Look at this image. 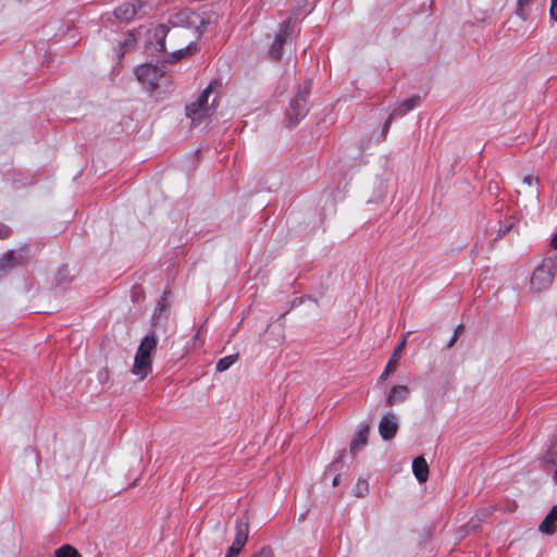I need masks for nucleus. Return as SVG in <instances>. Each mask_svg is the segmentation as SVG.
<instances>
[{"instance_id":"1","label":"nucleus","mask_w":557,"mask_h":557,"mask_svg":"<svg viewBox=\"0 0 557 557\" xmlns=\"http://www.w3.org/2000/svg\"><path fill=\"white\" fill-rule=\"evenodd\" d=\"M216 85V82H211L194 102L186 106V115L193 126L202 124L214 112L213 102L209 98Z\"/></svg>"},{"instance_id":"2","label":"nucleus","mask_w":557,"mask_h":557,"mask_svg":"<svg viewBox=\"0 0 557 557\" xmlns=\"http://www.w3.org/2000/svg\"><path fill=\"white\" fill-rule=\"evenodd\" d=\"M557 270V256L544 258L533 270L530 278V292L539 294L550 287Z\"/></svg>"},{"instance_id":"3","label":"nucleus","mask_w":557,"mask_h":557,"mask_svg":"<svg viewBox=\"0 0 557 557\" xmlns=\"http://www.w3.org/2000/svg\"><path fill=\"white\" fill-rule=\"evenodd\" d=\"M310 88L311 84L306 82L302 89L292 99L289 110L287 111V117L290 125H295L306 116L308 112L306 99L309 95Z\"/></svg>"},{"instance_id":"4","label":"nucleus","mask_w":557,"mask_h":557,"mask_svg":"<svg viewBox=\"0 0 557 557\" xmlns=\"http://www.w3.org/2000/svg\"><path fill=\"white\" fill-rule=\"evenodd\" d=\"M138 82L149 91H153L159 81L163 77V71L158 65L143 64L135 71Z\"/></svg>"},{"instance_id":"5","label":"nucleus","mask_w":557,"mask_h":557,"mask_svg":"<svg viewBox=\"0 0 557 557\" xmlns=\"http://www.w3.org/2000/svg\"><path fill=\"white\" fill-rule=\"evenodd\" d=\"M170 22L174 27L195 28L197 33H201L206 27L203 18L188 9L176 12Z\"/></svg>"},{"instance_id":"6","label":"nucleus","mask_w":557,"mask_h":557,"mask_svg":"<svg viewBox=\"0 0 557 557\" xmlns=\"http://www.w3.org/2000/svg\"><path fill=\"white\" fill-rule=\"evenodd\" d=\"M420 102H421L420 96L416 95V96L405 99L401 103H399L396 108H394V110L391 112L389 116L387 117V120L384 123L383 136L384 137L386 136V134L389 129L391 123L394 119L404 116L409 111L417 108L420 104Z\"/></svg>"},{"instance_id":"7","label":"nucleus","mask_w":557,"mask_h":557,"mask_svg":"<svg viewBox=\"0 0 557 557\" xmlns=\"http://www.w3.org/2000/svg\"><path fill=\"white\" fill-rule=\"evenodd\" d=\"M399 421L395 412L388 411L383 414L379 423V433L384 441H388L398 432Z\"/></svg>"},{"instance_id":"8","label":"nucleus","mask_w":557,"mask_h":557,"mask_svg":"<svg viewBox=\"0 0 557 557\" xmlns=\"http://www.w3.org/2000/svg\"><path fill=\"white\" fill-rule=\"evenodd\" d=\"M145 5L146 2L143 0H131L124 2L114 10V16L120 21L129 22Z\"/></svg>"},{"instance_id":"9","label":"nucleus","mask_w":557,"mask_h":557,"mask_svg":"<svg viewBox=\"0 0 557 557\" xmlns=\"http://www.w3.org/2000/svg\"><path fill=\"white\" fill-rule=\"evenodd\" d=\"M410 334V332H408L403 338L401 341L398 343V345L395 347L384 371L381 373L380 377H379V381L380 382H383L385 380H387L389 373L392 372H395L397 367H398V362L400 360V357L403 355V351H404V348L406 346V343H407V336Z\"/></svg>"},{"instance_id":"10","label":"nucleus","mask_w":557,"mask_h":557,"mask_svg":"<svg viewBox=\"0 0 557 557\" xmlns=\"http://www.w3.org/2000/svg\"><path fill=\"white\" fill-rule=\"evenodd\" d=\"M249 534V523L247 519H242L236 522V534L235 539L228 548V550L239 555L245 544L247 543Z\"/></svg>"},{"instance_id":"11","label":"nucleus","mask_w":557,"mask_h":557,"mask_svg":"<svg viewBox=\"0 0 557 557\" xmlns=\"http://www.w3.org/2000/svg\"><path fill=\"white\" fill-rule=\"evenodd\" d=\"M289 36V23L284 22L281 24L278 33L270 47L269 53L274 60H278L283 54V46Z\"/></svg>"},{"instance_id":"12","label":"nucleus","mask_w":557,"mask_h":557,"mask_svg":"<svg viewBox=\"0 0 557 557\" xmlns=\"http://www.w3.org/2000/svg\"><path fill=\"white\" fill-rule=\"evenodd\" d=\"M409 396L410 389L408 386L401 384L393 385L386 396L385 406L393 407L395 405L403 404L409 399Z\"/></svg>"},{"instance_id":"13","label":"nucleus","mask_w":557,"mask_h":557,"mask_svg":"<svg viewBox=\"0 0 557 557\" xmlns=\"http://www.w3.org/2000/svg\"><path fill=\"white\" fill-rule=\"evenodd\" d=\"M152 370L151 358L141 355H135L133 374L139 380H144Z\"/></svg>"},{"instance_id":"14","label":"nucleus","mask_w":557,"mask_h":557,"mask_svg":"<svg viewBox=\"0 0 557 557\" xmlns=\"http://www.w3.org/2000/svg\"><path fill=\"white\" fill-rule=\"evenodd\" d=\"M368 435H369V426L362 425L354 436L351 443H350V451L355 455L358 451H360L368 442Z\"/></svg>"},{"instance_id":"15","label":"nucleus","mask_w":557,"mask_h":557,"mask_svg":"<svg viewBox=\"0 0 557 557\" xmlns=\"http://www.w3.org/2000/svg\"><path fill=\"white\" fill-rule=\"evenodd\" d=\"M412 472L420 483L426 482L429 478V466L423 457H417L413 459Z\"/></svg>"},{"instance_id":"16","label":"nucleus","mask_w":557,"mask_h":557,"mask_svg":"<svg viewBox=\"0 0 557 557\" xmlns=\"http://www.w3.org/2000/svg\"><path fill=\"white\" fill-rule=\"evenodd\" d=\"M157 343H158V341L153 333L146 335L143 338L136 354L141 355L144 357L151 358L152 351L157 348Z\"/></svg>"},{"instance_id":"17","label":"nucleus","mask_w":557,"mask_h":557,"mask_svg":"<svg viewBox=\"0 0 557 557\" xmlns=\"http://www.w3.org/2000/svg\"><path fill=\"white\" fill-rule=\"evenodd\" d=\"M557 506H553L545 519L540 524V531L544 534H553L556 531Z\"/></svg>"},{"instance_id":"18","label":"nucleus","mask_w":557,"mask_h":557,"mask_svg":"<svg viewBox=\"0 0 557 557\" xmlns=\"http://www.w3.org/2000/svg\"><path fill=\"white\" fill-rule=\"evenodd\" d=\"M168 32L169 28L163 24H160L150 30V36L156 39V49L159 51H163L165 49L164 40Z\"/></svg>"},{"instance_id":"19","label":"nucleus","mask_w":557,"mask_h":557,"mask_svg":"<svg viewBox=\"0 0 557 557\" xmlns=\"http://www.w3.org/2000/svg\"><path fill=\"white\" fill-rule=\"evenodd\" d=\"M238 359V355H230V356H225L223 358H221L218 362H216V371L219 372H224L226 371L231 366H233L236 360Z\"/></svg>"},{"instance_id":"20","label":"nucleus","mask_w":557,"mask_h":557,"mask_svg":"<svg viewBox=\"0 0 557 557\" xmlns=\"http://www.w3.org/2000/svg\"><path fill=\"white\" fill-rule=\"evenodd\" d=\"M545 465H552L556 468L555 480L557 481V445L552 446L546 455L543 457Z\"/></svg>"},{"instance_id":"21","label":"nucleus","mask_w":557,"mask_h":557,"mask_svg":"<svg viewBox=\"0 0 557 557\" xmlns=\"http://www.w3.org/2000/svg\"><path fill=\"white\" fill-rule=\"evenodd\" d=\"M55 557H81V554L71 545H63L55 550Z\"/></svg>"},{"instance_id":"22","label":"nucleus","mask_w":557,"mask_h":557,"mask_svg":"<svg viewBox=\"0 0 557 557\" xmlns=\"http://www.w3.org/2000/svg\"><path fill=\"white\" fill-rule=\"evenodd\" d=\"M355 495L358 497L364 496L369 492V484L366 480L359 479L355 486Z\"/></svg>"},{"instance_id":"23","label":"nucleus","mask_w":557,"mask_h":557,"mask_svg":"<svg viewBox=\"0 0 557 557\" xmlns=\"http://www.w3.org/2000/svg\"><path fill=\"white\" fill-rule=\"evenodd\" d=\"M522 182H523V184H527L528 186H533V185H539L540 180H539V177H536L532 174H528L523 177Z\"/></svg>"},{"instance_id":"24","label":"nucleus","mask_w":557,"mask_h":557,"mask_svg":"<svg viewBox=\"0 0 557 557\" xmlns=\"http://www.w3.org/2000/svg\"><path fill=\"white\" fill-rule=\"evenodd\" d=\"M549 18L557 22V0H550Z\"/></svg>"},{"instance_id":"25","label":"nucleus","mask_w":557,"mask_h":557,"mask_svg":"<svg viewBox=\"0 0 557 557\" xmlns=\"http://www.w3.org/2000/svg\"><path fill=\"white\" fill-rule=\"evenodd\" d=\"M256 557H274V554L271 547L265 546L260 549Z\"/></svg>"},{"instance_id":"26","label":"nucleus","mask_w":557,"mask_h":557,"mask_svg":"<svg viewBox=\"0 0 557 557\" xmlns=\"http://www.w3.org/2000/svg\"><path fill=\"white\" fill-rule=\"evenodd\" d=\"M461 330H462V325H458V326L456 327V330H455V333H454L453 337H451V338H450V341L448 342V345H447L448 347H451V346L455 344V342L457 341L458 336H459V335H460V333H461Z\"/></svg>"},{"instance_id":"27","label":"nucleus","mask_w":557,"mask_h":557,"mask_svg":"<svg viewBox=\"0 0 557 557\" xmlns=\"http://www.w3.org/2000/svg\"><path fill=\"white\" fill-rule=\"evenodd\" d=\"M166 309V304H165V298H161L159 301H158V305H157V311H159L158 313V319L160 318V315L162 314V312Z\"/></svg>"},{"instance_id":"28","label":"nucleus","mask_w":557,"mask_h":557,"mask_svg":"<svg viewBox=\"0 0 557 557\" xmlns=\"http://www.w3.org/2000/svg\"><path fill=\"white\" fill-rule=\"evenodd\" d=\"M550 247L557 249V233L553 236L550 240Z\"/></svg>"},{"instance_id":"29","label":"nucleus","mask_w":557,"mask_h":557,"mask_svg":"<svg viewBox=\"0 0 557 557\" xmlns=\"http://www.w3.org/2000/svg\"><path fill=\"white\" fill-rule=\"evenodd\" d=\"M134 41H135V38L133 37L132 34H129L128 38L125 40V45L126 46L132 45Z\"/></svg>"},{"instance_id":"30","label":"nucleus","mask_w":557,"mask_h":557,"mask_svg":"<svg viewBox=\"0 0 557 557\" xmlns=\"http://www.w3.org/2000/svg\"><path fill=\"white\" fill-rule=\"evenodd\" d=\"M341 482V475H336L334 479H333V486H337Z\"/></svg>"},{"instance_id":"31","label":"nucleus","mask_w":557,"mask_h":557,"mask_svg":"<svg viewBox=\"0 0 557 557\" xmlns=\"http://www.w3.org/2000/svg\"><path fill=\"white\" fill-rule=\"evenodd\" d=\"M237 556H238L237 554H235V553H233V552H231V550H227V553H226V556H225V557H237Z\"/></svg>"},{"instance_id":"32","label":"nucleus","mask_w":557,"mask_h":557,"mask_svg":"<svg viewBox=\"0 0 557 557\" xmlns=\"http://www.w3.org/2000/svg\"><path fill=\"white\" fill-rule=\"evenodd\" d=\"M534 196H535V199L537 201H540V191H539V189L535 190Z\"/></svg>"}]
</instances>
